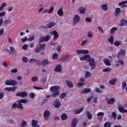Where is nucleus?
<instances>
[{"instance_id":"f257e3e1","label":"nucleus","mask_w":127,"mask_h":127,"mask_svg":"<svg viewBox=\"0 0 127 127\" xmlns=\"http://www.w3.org/2000/svg\"><path fill=\"white\" fill-rule=\"evenodd\" d=\"M59 90H60V86H54L51 87L50 91L52 92V93H54L51 95V96L53 98H56L57 96H59V95H60V91Z\"/></svg>"},{"instance_id":"f03ea898","label":"nucleus","mask_w":127,"mask_h":127,"mask_svg":"<svg viewBox=\"0 0 127 127\" xmlns=\"http://www.w3.org/2000/svg\"><path fill=\"white\" fill-rule=\"evenodd\" d=\"M46 46V44L44 43L40 45H38L36 47V49L34 50L35 53H39L41 51H44L45 50V47Z\"/></svg>"},{"instance_id":"7ed1b4c3","label":"nucleus","mask_w":127,"mask_h":127,"mask_svg":"<svg viewBox=\"0 0 127 127\" xmlns=\"http://www.w3.org/2000/svg\"><path fill=\"white\" fill-rule=\"evenodd\" d=\"M88 62L89 63V65L91 67L92 70H94L96 69L97 65H96V61H95V59L92 58L88 60Z\"/></svg>"},{"instance_id":"20e7f679","label":"nucleus","mask_w":127,"mask_h":127,"mask_svg":"<svg viewBox=\"0 0 127 127\" xmlns=\"http://www.w3.org/2000/svg\"><path fill=\"white\" fill-rule=\"evenodd\" d=\"M49 40H50V36L49 35H47L44 37H43V36L40 37L39 43L41 44L42 42H48Z\"/></svg>"},{"instance_id":"39448f33","label":"nucleus","mask_w":127,"mask_h":127,"mask_svg":"<svg viewBox=\"0 0 127 127\" xmlns=\"http://www.w3.org/2000/svg\"><path fill=\"white\" fill-rule=\"evenodd\" d=\"M127 54V51L125 50H120L118 54L117 58L118 59H121V58H124L126 55Z\"/></svg>"},{"instance_id":"423d86ee","label":"nucleus","mask_w":127,"mask_h":127,"mask_svg":"<svg viewBox=\"0 0 127 127\" xmlns=\"http://www.w3.org/2000/svg\"><path fill=\"white\" fill-rule=\"evenodd\" d=\"M80 16L77 14L75 15L73 20L72 26H75L77 23H79V22H80Z\"/></svg>"},{"instance_id":"0eeeda50","label":"nucleus","mask_w":127,"mask_h":127,"mask_svg":"<svg viewBox=\"0 0 127 127\" xmlns=\"http://www.w3.org/2000/svg\"><path fill=\"white\" fill-rule=\"evenodd\" d=\"M28 96V94L26 92H20L16 93V97H20L21 98H24L25 97H27Z\"/></svg>"},{"instance_id":"6e6552de","label":"nucleus","mask_w":127,"mask_h":127,"mask_svg":"<svg viewBox=\"0 0 127 127\" xmlns=\"http://www.w3.org/2000/svg\"><path fill=\"white\" fill-rule=\"evenodd\" d=\"M53 105L55 107V108L58 109V108H60V107H61V102L59 99H56L53 102Z\"/></svg>"},{"instance_id":"1a4fd4ad","label":"nucleus","mask_w":127,"mask_h":127,"mask_svg":"<svg viewBox=\"0 0 127 127\" xmlns=\"http://www.w3.org/2000/svg\"><path fill=\"white\" fill-rule=\"evenodd\" d=\"M16 89H18V86H14L12 87H6L4 89V91H7V92H15Z\"/></svg>"},{"instance_id":"9d476101","label":"nucleus","mask_w":127,"mask_h":127,"mask_svg":"<svg viewBox=\"0 0 127 127\" xmlns=\"http://www.w3.org/2000/svg\"><path fill=\"white\" fill-rule=\"evenodd\" d=\"M76 53L78 55H80V54H89V51L87 50H77L76 51Z\"/></svg>"},{"instance_id":"9b49d317","label":"nucleus","mask_w":127,"mask_h":127,"mask_svg":"<svg viewBox=\"0 0 127 127\" xmlns=\"http://www.w3.org/2000/svg\"><path fill=\"white\" fill-rule=\"evenodd\" d=\"M54 71L57 73H61L62 72V65L60 64H57L54 68Z\"/></svg>"},{"instance_id":"f8f14e48","label":"nucleus","mask_w":127,"mask_h":127,"mask_svg":"<svg viewBox=\"0 0 127 127\" xmlns=\"http://www.w3.org/2000/svg\"><path fill=\"white\" fill-rule=\"evenodd\" d=\"M51 114L50 111L48 110H46L44 112V117L45 121H48L49 120V117H50Z\"/></svg>"},{"instance_id":"ddd939ff","label":"nucleus","mask_w":127,"mask_h":127,"mask_svg":"<svg viewBox=\"0 0 127 127\" xmlns=\"http://www.w3.org/2000/svg\"><path fill=\"white\" fill-rule=\"evenodd\" d=\"M50 34L52 35H54L53 40H57L58 39V37L59 36V35L58 34V33L56 31H52L50 32Z\"/></svg>"},{"instance_id":"4468645a","label":"nucleus","mask_w":127,"mask_h":127,"mask_svg":"<svg viewBox=\"0 0 127 127\" xmlns=\"http://www.w3.org/2000/svg\"><path fill=\"white\" fill-rule=\"evenodd\" d=\"M77 124H78V119H77L76 118H74L71 121V127H77Z\"/></svg>"},{"instance_id":"2eb2a0df","label":"nucleus","mask_w":127,"mask_h":127,"mask_svg":"<svg viewBox=\"0 0 127 127\" xmlns=\"http://www.w3.org/2000/svg\"><path fill=\"white\" fill-rule=\"evenodd\" d=\"M56 25V23H55V22H50L47 25V26L45 27V29H47V28H52V27L55 26Z\"/></svg>"},{"instance_id":"dca6fc26","label":"nucleus","mask_w":127,"mask_h":127,"mask_svg":"<svg viewBox=\"0 0 127 127\" xmlns=\"http://www.w3.org/2000/svg\"><path fill=\"white\" fill-rule=\"evenodd\" d=\"M116 103V99L114 98H111L109 99V100H108L107 102V105H114Z\"/></svg>"},{"instance_id":"f3484780","label":"nucleus","mask_w":127,"mask_h":127,"mask_svg":"<svg viewBox=\"0 0 127 127\" xmlns=\"http://www.w3.org/2000/svg\"><path fill=\"white\" fill-rule=\"evenodd\" d=\"M51 64V63H50V62H49L47 59H44L41 63V64L43 65V66H46V65H48Z\"/></svg>"},{"instance_id":"a211bd4d","label":"nucleus","mask_w":127,"mask_h":127,"mask_svg":"<svg viewBox=\"0 0 127 127\" xmlns=\"http://www.w3.org/2000/svg\"><path fill=\"white\" fill-rule=\"evenodd\" d=\"M101 8L103 11H108L109 7L107 3L103 4L101 5Z\"/></svg>"},{"instance_id":"6ab92c4d","label":"nucleus","mask_w":127,"mask_h":127,"mask_svg":"<svg viewBox=\"0 0 127 127\" xmlns=\"http://www.w3.org/2000/svg\"><path fill=\"white\" fill-rule=\"evenodd\" d=\"M78 10L80 14H85V13L86 12V8H84L83 6L80 7L78 8Z\"/></svg>"},{"instance_id":"aec40b11","label":"nucleus","mask_w":127,"mask_h":127,"mask_svg":"<svg viewBox=\"0 0 127 127\" xmlns=\"http://www.w3.org/2000/svg\"><path fill=\"white\" fill-rule=\"evenodd\" d=\"M38 124V121L33 120L32 121V127H40L39 125H37Z\"/></svg>"},{"instance_id":"412c9836","label":"nucleus","mask_w":127,"mask_h":127,"mask_svg":"<svg viewBox=\"0 0 127 127\" xmlns=\"http://www.w3.org/2000/svg\"><path fill=\"white\" fill-rule=\"evenodd\" d=\"M68 88H74V85L73 84V81L70 80L65 81Z\"/></svg>"},{"instance_id":"4be33fe9","label":"nucleus","mask_w":127,"mask_h":127,"mask_svg":"<svg viewBox=\"0 0 127 127\" xmlns=\"http://www.w3.org/2000/svg\"><path fill=\"white\" fill-rule=\"evenodd\" d=\"M84 109H85V108L82 107L79 109H76L74 111L75 115H79V114H81V113L84 111Z\"/></svg>"},{"instance_id":"5701e85b","label":"nucleus","mask_w":127,"mask_h":127,"mask_svg":"<svg viewBox=\"0 0 127 127\" xmlns=\"http://www.w3.org/2000/svg\"><path fill=\"white\" fill-rule=\"evenodd\" d=\"M86 115L87 117L88 120H92L93 118V115H92V113L90 111H86Z\"/></svg>"},{"instance_id":"b1692460","label":"nucleus","mask_w":127,"mask_h":127,"mask_svg":"<svg viewBox=\"0 0 127 127\" xmlns=\"http://www.w3.org/2000/svg\"><path fill=\"white\" fill-rule=\"evenodd\" d=\"M117 82V79L113 78L111 80H110L109 83L112 86H115L116 85V83Z\"/></svg>"},{"instance_id":"393cba45","label":"nucleus","mask_w":127,"mask_h":127,"mask_svg":"<svg viewBox=\"0 0 127 127\" xmlns=\"http://www.w3.org/2000/svg\"><path fill=\"white\" fill-rule=\"evenodd\" d=\"M57 14L59 15V16H63L64 14V12H63V8H60L57 11Z\"/></svg>"},{"instance_id":"a878e982","label":"nucleus","mask_w":127,"mask_h":127,"mask_svg":"<svg viewBox=\"0 0 127 127\" xmlns=\"http://www.w3.org/2000/svg\"><path fill=\"white\" fill-rule=\"evenodd\" d=\"M62 121H66L68 119V116L65 113H63L61 115Z\"/></svg>"},{"instance_id":"bb28decb","label":"nucleus","mask_w":127,"mask_h":127,"mask_svg":"<svg viewBox=\"0 0 127 127\" xmlns=\"http://www.w3.org/2000/svg\"><path fill=\"white\" fill-rule=\"evenodd\" d=\"M120 13H121V8H116L115 10V16L116 17L119 16V15H120Z\"/></svg>"},{"instance_id":"cd10ccee","label":"nucleus","mask_w":127,"mask_h":127,"mask_svg":"<svg viewBox=\"0 0 127 127\" xmlns=\"http://www.w3.org/2000/svg\"><path fill=\"white\" fill-rule=\"evenodd\" d=\"M119 6H120L121 8H124V7H127V4L125 3V1L120 2L118 4Z\"/></svg>"},{"instance_id":"c85d7f7f","label":"nucleus","mask_w":127,"mask_h":127,"mask_svg":"<svg viewBox=\"0 0 127 127\" xmlns=\"http://www.w3.org/2000/svg\"><path fill=\"white\" fill-rule=\"evenodd\" d=\"M91 92L90 88H85L83 91H81V94H87V93H90Z\"/></svg>"},{"instance_id":"c756f323","label":"nucleus","mask_w":127,"mask_h":127,"mask_svg":"<svg viewBox=\"0 0 127 127\" xmlns=\"http://www.w3.org/2000/svg\"><path fill=\"white\" fill-rule=\"evenodd\" d=\"M127 20H124V19H122V20H121L120 26H124V25H126V24H127Z\"/></svg>"},{"instance_id":"7c9ffc66","label":"nucleus","mask_w":127,"mask_h":127,"mask_svg":"<svg viewBox=\"0 0 127 127\" xmlns=\"http://www.w3.org/2000/svg\"><path fill=\"white\" fill-rule=\"evenodd\" d=\"M103 61L105 65H106V66H111L112 65V64H111V62H110L109 60L105 59V60H104Z\"/></svg>"},{"instance_id":"2f4dec72","label":"nucleus","mask_w":127,"mask_h":127,"mask_svg":"<svg viewBox=\"0 0 127 127\" xmlns=\"http://www.w3.org/2000/svg\"><path fill=\"white\" fill-rule=\"evenodd\" d=\"M83 57L84 58V61H88V62H89V60L91 59V56H90V55H84Z\"/></svg>"},{"instance_id":"473e14b6","label":"nucleus","mask_w":127,"mask_h":127,"mask_svg":"<svg viewBox=\"0 0 127 127\" xmlns=\"http://www.w3.org/2000/svg\"><path fill=\"white\" fill-rule=\"evenodd\" d=\"M17 82L14 80H10V86H16Z\"/></svg>"},{"instance_id":"72a5a7b5","label":"nucleus","mask_w":127,"mask_h":127,"mask_svg":"<svg viewBox=\"0 0 127 127\" xmlns=\"http://www.w3.org/2000/svg\"><path fill=\"white\" fill-rule=\"evenodd\" d=\"M118 110L121 113H127V110L123 106L119 107Z\"/></svg>"},{"instance_id":"f704fd0d","label":"nucleus","mask_w":127,"mask_h":127,"mask_svg":"<svg viewBox=\"0 0 127 127\" xmlns=\"http://www.w3.org/2000/svg\"><path fill=\"white\" fill-rule=\"evenodd\" d=\"M114 36H111L110 37V39H108V41H109V42H110L111 45H113V44H114Z\"/></svg>"},{"instance_id":"c9c22d12","label":"nucleus","mask_w":127,"mask_h":127,"mask_svg":"<svg viewBox=\"0 0 127 127\" xmlns=\"http://www.w3.org/2000/svg\"><path fill=\"white\" fill-rule=\"evenodd\" d=\"M118 30V29L117 28V27H114L110 29V33L111 34H114L115 33V31H117Z\"/></svg>"},{"instance_id":"e433bc0d","label":"nucleus","mask_w":127,"mask_h":127,"mask_svg":"<svg viewBox=\"0 0 127 127\" xmlns=\"http://www.w3.org/2000/svg\"><path fill=\"white\" fill-rule=\"evenodd\" d=\"M11 21H12L10 19H6L4 21V22L3 21V23L4 25H6V24L11 23Z\"/></svg>"},{"instance_id":"4c0bfd02","label":"nucleus","mask_w":127,"mask_h":127,"mask_svg":"<svg viewBox=\"0 0 127 127\" xmlns=\"http://www.w3.org/2000/svg\"><path fill=\"white\" fill-rule=\"evenodd\" d=\"M17 103H20V104H26L27 100H26V99H20L17 101Z\"/></svg>"},{"instance_id":"58836bf2","label":"nucleus","mask_w":127,"mask_h":127,"mask_svg":"<svg viewBox=\"0 0 127 127\" xmlns=\"http://www.w3.org/2000/svg\"><path fill=\"white\" fill-rule=\"evenodd\" d=\"M52 58L53 60H57L58 59V54L57 53H55L53 55Z\"/></svg>"},{"instance_id":"ea45409f","label":"nucleus","mask_w":127,"mask_h":127,"mask_svg":"<svg viewBox=\"0 0 127 127\" xmlns=\"http://www.w3.org/2000/svg\"><path fill=\"white\" fill-rule=\"evenodd\" d=\"M91 76H92V73H91V72H90L89 71L85 72V77L86 78H89V77H91Z\"/></svg>"},{"instance_id":"a19ab883","label":"nucleus","mask_w":127,"mask_h":127,"mask_svg":"<svg viewBox=\"0 0 127 127\" xmlns=\"http://www.w3.org/2000/svg\"><path fill=\"white\" fill-rule=\"evenodd\" d=\"M111 71H112V69L110 67H107L103 69V72H106V73H109V72H111Z\"/></svg>"},{"instance_id":"79ce46f5","label":"nucleus","mask_w":127,"mask_h":127,"mask_svg":"<svg viewBox=\"0 0 127 127\" xmlns=\"http://www.w3.org/2000/svg\"><path fill=\"white\" fill-rule=\"evenodd\" d=\"M70 56L69 55H66L65 56H64L62 58V60L65 61V60H67V59H69Z\"/></svg>"},{"instance_id":"37998d69","label":"nucleus","mask_w":127,"mask_h":127,"mask_svg":"<svg viewBox=\"0 0 127 127\" xmlns=\"http://www.w3.org/2000/svg\"><path fill=\"white\" fill-rule=\"evenodd\" d=\"M95 91L96 93H98L99 94H101L103 92L99 87H96L95 88Z\"/></svg>"},{"instance_id":"c03bdc74","label":"nucleus","mask_w":127,"mask_h":127,"mask_svg":"<svg viewBox=\"0 0 127 127\" xmlns=\"http://www.w3.org/2000/svg\"><path fill=\"white\" fill-rule=\"evenodd\" d=\"M122 44V42L120 41H116L114 42L115 46H120Z\"/></svg>"},{"instance_id":"a18cd8bd","label":"nucleus","mask_w":127,"mask_h":127,"mask_svg":"<svg viewBox=\"0 0 127 127\" xmlns=\"http://www.w3.org/2000/svg\"><path fill=\"white\" fill-rule=\"evenodd\" d=\"M22 60L24 63H27V62H28V58L26 57H23Z\"/></svg>"},{"instance_id":"49530a36","label":"nucleus","mask_w":127,"mask_h":127,"mask_svg":"<svg viewBox=\"0 0 127 127\" xmlns=\"http://www.w3.org/2000/svg\"><path fill=\"white\" fill-rule=\"evenodd\" d=\"M32 82H36V81H38V77L37 76H33L31 78Z\"/></svg>"},{"instance_id":"de8ad7c7","label":"nucleus","mask_w":127,"mask_h":127,"mask_svg":"<svg viewBox=\"0 0 127 127\" xmlns=\"http://www.w3.org/2000/svg\"><path fill=\"white\" fill-rule=\"evenodd\" d=\"M27 125V123H26L25 121L23 120L22 124H21V127H26Z\"/></svg>"},{"instance_id":"09e8293b","label":"nucleus","mask_w":127,"mask_h":127,"mask_svg":"<svg viewBox=\"0 0 127 127\" xmlns=\"http://www.w3.org/2000/svg\"><path fill=\"white\" fill-rule=\"evenodd\" d=\"M17 108L18 109H20V110L23 109V106H22V104L21 103H18V104L17 105Z\"/></svg>"},{"instance_id":"8fccbe9b","label":"nucleus","mask_w":127,"mask_h":127,"mask_svg":"<svg viewBox=\"0 0 127 127\" xmlns=\"http://www.w3.org/2000/svg\"><path fill=\"white\" fill-rule=\"evenodd\" d=\"M35 61H37V59H30L29 61V63L32 64V63L35 62Z\"/></svg>"},{"instance_id":"3c124183","label":"nucleus","mask_w":127,"mask_h":127,"mask_svg":"<svg viewBox=\"0 0 127 127\" xmlns=\"http://www.w3.org/2000/svg\"><path fill=\"white\" fill-rule=\"evenodd\" d=\"M54 7L52 6V7H51V8H50L49 10H48V13H49V14L52 13V12H53V11H54Z\"/></svg>"},{"instance_id":"603ef678","label":"nucleus","mask_w":127,"mask_h":127,"mask_svg":"<svg viewBox=\"0 0 127 127\" xmlns=\"http://www.w3.org/2000/svg\"><path fill=\"white\" fill-rule=\"evenodd\" d=\"M127 87V82H122V89L125 90Z\"/></svg>"},{"instance_id":"864d4df0","label":"nucleus","mask_w":127,"mask_h":127,"mask_svg":"<svg viewBox=\"0 0 127 127\" xmlns=\"http://www.w3.org/2000/svg\"><path fill=\"white\" fill-rule=\"evenodd\" d=\"M88 37H89L90 38H92V37H93V32L89 31L88 32Z\"/></svg>"},{"instance_id":"5fc2aeb1","label":"nucleus","mask_w":127,"mask_h":127,"mask_svg":"<svg viewBox=\"0 0 127 127\" xmlns=\"http://www.w3.org/2000/svg\"><path fill=\"white\" fill-rule=\"evenodd\" d=\"M111 123L107 122L104 124V127H110Z\"/></svg>"},{"instance_id":"6e6d98bb","label":"nucleus","mask_w":127,"mask_h":127,"mask_svg":"<svg viewBox=\"0 0 127 127\" xmlns=\"http://www.w3.org/2000/svg\"><path fill=\"white\" fill-rule=\"evenodd\" d=\"M66 97V93H63L60 96V99H64Z\"/></svg>"},{"instance_id":"4d7b16f0","label":"nucleus","mask_w":127,"mask_h":127,"mask_svg":"<svg viewBox=\"0 0 127 127\" xmlns=\"http://www.w3.org/2000/svg\"><path fill=\"white\" fill-rule=\"evenodd\" d=\"M3 33H4V29L3 28L0 29V36L3 35Z\"/></svg>"},{"instance_id":"13d9d810","label":"nucleus","mask_w":127,"mask_h":127,"mask_svg":"<svg viewBox=\"0 0 127 127\" xmlns=\"http://www.w3.org/2000/svg\"><path fill=\"white\" fill-rule=\"evenodd\" d=\"M10 50L11 52L9 53V54H13V52H14V48L12 47H10Z\"/></svg>"},{"instance_id":"bf43d9fd","label":"nucleus","mask_w":127,"mask_h":127,"mask_svg":"<svg viewBox=\"0 0 127 127\" xmlns=\"http://www.w3.org/2000/svg\"><path fill=\"white\" fill-rule=\"evenodd\" d=\"M98 29L99 31H100V32H101V33H102V34H104V30H103V28H102V27H101L100 26H99L98 27Z\"/></svg>"},{"instance_id":"052dcab7","label":"nucleus","mask_w":127,"mask_h":127,"mask_svg":"<svg viewBox=\"0 0 127 127\" xmlns=\"http://www.w3.org/2000/svg\"><path fill=\"white\" fill-rule=\"evenodd\" d=\"M84 85H85V83L83 82H79L77 84V86H78L79 88H80V87H82V86H84Z\"/></svg>"},{"instance_id":"680f3d73","label":"nucleus","mask_w":127,"mask_h":127,"mask_svg":"<svg viewBox=\"0 0 127 127\" xmlns=\"http://www.w3.org/2000/svg\"><path fill=\"white\" fill-rule=\"evenodd\" d=\"M86 22H92V19L90 17H87L85 18Z\"/></svg>"},{"instance_id":"e2e57ef3","label":"nucleus","mask_w":127,"mask_h":127,"mask_svg":"<svg viewBox=\"0 0 127 127\" xmlns=\"http://www.w3.org/2000/svg\"><path fill=\"white\" fill-rule=\"evenodd\" d=\"M3 97H4V93L3 92L0 93V100L3 99Z\"/></svg>"},{"instance_id":"0e129e2a","label":"nucleus","mask_w":127,"mask_h":127,"mask_svg":"<svg viewBox=\"0 0 127 127\" xmlns=\"http://www.w3.org/2000/svg\"><path fill=\"white\" fill-rule=\"evenodd\" d=\"M104 112H99L97 113V116H98V117H100V116H101L103 118V117H104Z\"/></svg>"},{"instance_id":"69168bd1","label":"nucleus","mask_w":127,"mask_h":127,"mask_svg":"<svg viewBox=\"0 0 127 127\" xmlns=\"http://www.w3.org/2000/svg\"><path fill=\"white\" fill-rule=\"evenodd\" d=\"M112 115L113 117L114 120L117 119V114L115 112H112Z\"/></svg>"},{"instance_id":"338daca9","label":"nucleus","mask_w":127,"mask_h":127,"mask_svg":"<svg viewBox=\"0 0 127 127\" xmlns=\"http://www.w3.org/2000/svg\"><path fill=\"white\" fill-rule=\"evenodd\" d=\"M21 40L23 43H24V42H26L27 40H28V39H27V37H26L24 39H21Z\"/></svg>"},{"instance_id":"774afa93","label":"nucleus","mask_w":127,"mask_h":127,"mask_svg":"<svg viewBox=\"0 0 127 127\" xmlns=\"http://www.w3.org/2000/svg\"><path fill=\"white\" fill-rule=\"evenodd\" d=\"M57 51L58 52H61V47L60 45L57 46Z\"/></svg>"}]
</instances>
